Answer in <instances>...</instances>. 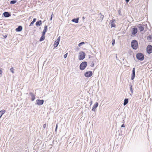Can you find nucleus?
Instances as JSON below:
<instances>
[{"label":"nucleus","instance_id":"1","mask_svg":"<svg viewBox=\"0 0 152 152\" xmlns=\"http://www.w3.org/2000/svg\"><path fill=\"white\" fill-rule=\"evenodd\" d=\"M131 45L132 48L133 49L136 50L138 48V42L136 40H132L131 42Z\"/></svg>","mask_w":152,"mask_h":152},{"label":"nucleus","instance_id":"2","mask_svg":"<svg viewBox=\"0 0 152 152\" xmlns=\"http://www.w3.org/2000/svg\"><path fill=\"white\" fill-rule=\"evenodd\" d=\"M87 62L84 61L82 62L80 64L79 68L80 70H83L85 69L87 65Z\"/></svg>","mask_w":152,"mask_h":152},{"label":"nucleus","instance_id":"3","mask_svg":"<svg viewBox=\"0 0 152 152\" xmlns=\"http://www.w3.org/2000/svg\"><path fill=\"white\" fill-rule=\"evenodd\" d=\"M136 58L139 60L142 61L144 59V56L142 53H138L136 54Z\"/></svg>","mask_w":152,"mask_h":152},{"label":"nucleus","instance_id":"4","mask_svg":"<svg viewBox=\"0 0 152 152\" xmlns=\"http://www.w3.org/2000/svg\"><path fill=\"white\" fill-rule=\"evenodd\" d=\"M86 53L83 51H81L80 52L78 57L79 60L81 61L84 59L86 56Z\"/></svg>","mask_w":152,"mask_h":152},{"label":"nucleus","instance_id":"5","mask_svg":"<svg viewBox=\"0 0 152 152\" xmlns=\"http://www.w3.org/2000/svg\"><path fill=\"white\" fill-rule=\"evenodd\" d=\"M93 74L92 71H88L84 73V76L87 77H89L91 76Z\"/></svg>","mask_w":152,"mask_h":152},{"label":"nucleus","instance_id":"6","mask_svg":"<svg viewBox=\"0 0 152 152\" xmlns=\"http://www.w3.org/2000/svg\"><path fill=\"white\" fill-rule=\"evenodd\" d=\"M146 51L149 54L152 53V45H149L147 46L146 48Z\"/></svg>","mask_w":152,"mask_h":152},{"label":"nucleus","instance_id":"7","mask_svg":"<svg viewBox=\"0 0 152 152\" xmlns=\"http://www.w3.org/2000/svg\"><path fill=\"white\" fill-rule=\"evenodd\" d=\"M138 31L136 27H134L132 29V36H134L137 34Z\"/></svg>","mask_w":152,"mask_h":152},{"label":"nucleus","instance_id":"8","mask_svg":"<svg viewBox=\"0 0 152 152\" xmlns=\"http://www.w3.org/2000/svg\"><path fill=\"white\" fill-rule=\"evenodd\" d=\"M44 102V101L43 99H38L36 100V103L35 104L38 105H41L43 104Z\"/></svg>","mask_w":152,"mask_h":152},{"label":"nucleus","instance_id":"9","mask_svg":"<svg viewBox=\"0 0 152 152\" xmlns=\"http://www.w3.org/2000/svg\"><path fill=\"white\" fill-rule=\"evenodd\" d=\"M135 68L134 67L132 70V73L131 76V79L132 80H133L134 79L135 76Z\"/></svg>","mask_w":152,"mask_h":152},{"label":"nucleus","instance_id":"10","mask_svg":"<svg viewBox=\"0 0 152 152\" xmlns=\"http://www.w3.org/2000/svg\"><path fill=\"white\" fill-rule=\"evenodd\" d=\"M3 16L5 17H9L11 16V14L8 12H4L3 13Z\"/></svg>","mask_w":152,"mask_h":152},{"label":"nucleus","instance_id":"11","mask_svg":"<svg viewBox=\"0 0 152 152\" xmlns=\"http://www.w3.org/2000/svg\"><path fill=\"white\" fill-rule=\"evenodd\" d=\"M29 94L31 96V101H34L35 99V95L32 92H30Z\"/></svg>","mask_w":152,"mask_h":152},{"label":"nucleus","instance_id":"12","mask_svg":"<svg viewBox=\"0 0 152 152\" xmlns=\"http://www.w3.org/2000/svg\"><path fill=\"white\" fill-rule=\"evenodd\" d=\"M98 105V102H96L93 106L92 108V110L93 111H95L96 110V109Z\"/></svg>","mask_w":152,"mask_h":152},{"label":"nucleus","instance_id":"13","mask_svg":"<svg viewBox=\"0 0 152 152\" xmlns=\"http://www.w3.org/2000/svg\"><path fill=\"white\" fill-rule=\"evenodd\" d=\"M22 26H19L18 28L15 29V31L17 32H20L22 30Z\"/></svg>","mask_w":152,"mask_h":152},{"label":"nucleus","instance_id":"14","mask_svg":"<svg viewBox=\"0 0 152 152\" xmlns=\"http://www.w3.org/2000/svg\"><path fill=\"white\" fill-rule=\"evenodd\" d=\"M129 86H130L129 88L131 92V93L130 94V95L132 96L133 93V87L132 85L129 84Z\"/></svg>","mask_w":152,"mask_h":152},{"label":"nucleus","instance_id":"15","mask_svg":"<svg viewBox=\"0 0 152 152\" xmlns=\"http://www.w3.org/2000/svg\"><path fill=\"white\" fill-rule=\"evenodd\" d=\"M138 28L140 32L143 31L144 30V28L141 24H139V25Z\"/></svg>","mask_w":152,"mask_h":152},{"label":"nucleus","instance_id":"16","mask_svg":"<svg viewBox=\"0 0 152 152\" xmlns=\"http://www.w3.org/2000/svg\"><path fill=\"white\" fill-rule=\"evenodd\" d=\"M79 18H74L72 20V21L73 22H75L76 23H77L79 22Z\"/></svg>","mask_w":152,"mask_h":152},{"label":"nucleus","instance_id":"17","mask_svg":"<svg viewBox=\"0 0 152 152\" xmlns=\"http://www.w3.org/2000/svg\"><path fill=\"white\" fill-rule=\"evenodd\" d=\"M42 24V21L41 20H39L36 22V26H41Z\"/></svg>","mask_w":152,"mask_h":152},{"label":"nucleus","instance_id":"18","mask_svg":"<svg viewBox=\"0 0 152 152\" xmlns=\"http://www.w3.org/2000/svg\"><path fill=\"white\" fill-rule=\"evenodd\" d=\"M129 102V99L128 98H125L124 101V102L123 103V105L124 106L126 105Z\"/></svg>","mask_w":152,"mask_h":152},{"label":"nucleus","instance_id":"19","mask_svg":"<svg viewBox=\"0 0 152 152\" xmlns=\"http://www.w3.org/2000/svg\"><path fill=\"white\" fill-rule=\"evenodd\" d=\"M5 110H2L0 111V118L5 113Z\"/></svg>","mask_w":152,"mask_h":152},{"label":"nucleus","instance_id":"20","mask_svg":"<svg viewBox=\"0 0 152 152\" xmlns=\"http://www.w3.org/2000/svg\"><path fill=\"white\" fill-rule=\"evenodd\" d=\"M59 42L55 41L54 44V48L57 47L58 46V44H59Z\"/></svg>","mask_w":152,"mask_h":152},{"label":"nucleus","instance_id":"21","mask_svg":"<svg viewBox=\"0 0 152 152\" xmlns=\"http://www.w3.org/2000/svg\"><path fill=\"white\" fill-rule=\"evenodd\" d=\"M37 19L34 18L33 19V21L31 22L29 26H32L34 23L36 22Z\"/></svg>","mask_w":152,"mask_h":152},{"label":"nucleus","instance_id":"22","mask_svg":"<svg viewBox=\"0 0 152 152\" xmlns=\"http://www.w3.org/2000/svg\"><path fill=\"white\" fill-rule=\"evenodd\" d=\"M45 38V36H42L40 38L39 41L40 42H42V41H43L44 40Z\"/></svg>","mask_w":152,"mask_h":152},{"label":"nucleus","instance_id":"23","mask_svg":"<svg viewBox=\"0 0 152 152\" xmlns=\"http://www.w3.org/2000/svg\"><path fill=\"white\" fill-rule=\"evenodd\" d=\"M147 39L151 41H152V36L151 35H149L147 37Z\"/></svg>","mask_w":152,"mask_h":152},{"label":"nucleus","instance_id":"24","mask_svg":"<svg viewBox=\"0 0 152 152\" xmlns=\"http://www.w3.org/2000/svg\"><path fill=\"white\" fill-rule=\"evenodd\" d=\"M17 0H12L10 1V3L12 4H15L17 2Z\"/></svg>","mask_w":152,"mask_h":152},{"label":"nucleus","instance_id":"25","mask_svg":"<svg viewBox=\"0 0 152 152\" xmlns=\"http://www.w3.org/2000/svg\"><path fill=\"white\" fill-rule=\"evenodd\" d=\"M85 44V43L84 42H81L80 43H79L78 45V46L80 47L82 45H83V44Z\"/></svg>","mask_w":152,"mask_h":152},{"label":"nucleus","instance_id":"26","mask_svg":"<svg viewBox=\"0 0 152 152\" xmlns=\"http://www.w3.org/2000/svg\"><path fill=\"white\" fill-rule=\"evenodd\" d=\"M116 26L114 23H111V27L112 28L113 27H116Z\"/></svg>","mask_w":152,"mask_h":152},{"label":"nucleus","instance_id":"27","mask_svg":"<svg viewBox=\"0 0 152 152\" xmlns=\"http://www.w3.org/2000/svg\"><path fill=\"white\" fill-rule=\"evenodd\" d=\"M43 30L47 32L48 30V26L45 25L44 26V29Z\"/></svg>","mask_w":152,"mask_h":152},{"label":"nucleus","instance_id":"28","mask_svg":"<svg viewBox=\"0 0 152 152\" xmlns=\"http://www.w3.org/2000/svg\"><path fill=\"white\" fill-rule=\"evenodd\" d=\"M112 45L113 46V45H114L115 44V39H113L112 40Z\"/></svg>","mask_w":152,"mask_h":152},{"label":"nucleus","instance_id":"29","mask_svg":"<svg viewBox=\"0 0 152 152\" xmlns=\"http://www.w3.org/2000/svg\"><path fill=\"white\" fill-rule=\"evenodd\" d=\"M115 21V20L113 19L110 20V23H114Z\"/></svg>","mask_w":152,"mask_h":152},{"label":"nucleus","instance_id":"30","mask_svg":"<svg viewBox=\"0 0 152 152\" xmlns=\"http://www.w3.org/2000/svg\"><path fill=\"white\" fill-rule=\"evenodd\" d=\"M14 69L13 67H11V68L10 71L12 73H14Z\"/></svg>","mask_w":152,"mask_h":152},{"label":"nucleus","instance_id":"31","mask_svg":"<svg viewBox=\"0 0 152 152\" xmlns=\"http://www.w3.org/2000/svg\"><path fill=\"white\" fill-rule=\"evenodd\" d=\"M94 63L93 61H92V62L91 63V64L90 65V66L91 67H93L94 66Z\"/></svg>","mask_w":152,"mask_h":152},{"label":"nucleus","instance_id":"32","mask_svg":"<svg viewBox=\"0 0 152 152\" xmlns=\"http://www.w3.org/2000/svg\"><path fill=\"white\" fill-rule=\"evenodd\" d=\"M67 54H68V53H66V54H64V58H66L67 56Z\"/></svg>","mask_w":152,"mask_h":152},{"label":"nucleus","instance_id":"33","mask_svg":"<svg viewBox=\"0 0 152 152\" xmlns=\"http://www.w3.org/2000/svg\"><path fill=\"white\" fill-rule=\"evenodd\" d=\"M60 37H61L60 36L58 38H57L56 41L59 42Z\"/></svg>","mask_w":152,"mask_h":152},{"label":"nucleus","instance_id":"34","mask_svg":"<svg viewBox=\"0 0 152 152\" xmlns=\"http://www.w3.org/2000/svg\"><path fill=\"white\" fill-rule=\"evenodd\" d=\"M57 128H58V124H57L56 125V128H55V131L56 132L57 131Z\"/></svg>","mask_w":152,"mask_h":152},{"label":"nucleus","instance_id":"35","mask_svg":"<svg viewBox=\"0 0 152 152\" xmlns=\"http://www.w3.org/2000/svg\"><path fill=\"white\" fill-rule=\"evenodd\" d=\"M101 15V16L100 17V18H102V20H103L104 18V15H102L101 13H100Z\"/></svg>","mask_w":152,"mask_h":152},{"label":"nucleus","instance_id":"36","mask_svg":"<svg viewBox=\"0 0 152 152\" xmlns=\"http://www.w3.org/2000/svg\"><path fill=\"white\" fill-rule=\"evenodd\" d=\"M118 12L120 15H121V12L120 10H118Z\"/></svg>","mask_w":152,"mask_h":152},{"label":"nucleus","instance_id":"37","mask_svg":"<svg viewBox=\"0 0 152 152\" xmlns=\"http://www.w3.org/2000/svg\"><path fill=\"white\" fill-rule=\"evenodd\" d=\"M2 70L0 69V75H2Z\"/></svg>","mask_w":152,"mask_h":152},{"label":"nucleus","instance_id":"38","mask_svg":"<svg viewBox=\"0 0 152 152\" xmlns=\"http://www.w3.org/2000/svg\"><path fill=\"white\" fill-rule=\"evenodd\" d=\"M121 127H125V125H124V124H122L121 126Z\"/></svg>","mask_w":152,"mask_h":152},{"label":"nucleus","instance_id":"39","mask_svg":"<svg viewBox=\"0 0 152 152\" xmlns=\"http://www.w3.org/2000/svg\"><path fill=\"white\" fill-rule=\"evenodd\" d=\"M7 34L5 35L4 36V38H6V37H7Z\"/></svg>","mask_w":152,"mask_h":152},{"label":"nucleus","instance_id":"40","mask_svg":"<svg viewBox=\"0 0 152 152\" xmlns=\"http://www.w3.org/2000/svg\"><path fill=\"white\" fill-rule=\"evenodd\" d=\"M46 124H44L43 125V127L44 128H45L46 127Z\"/></svg>","mask_w":152,"mask_h":152},{"label":"nucleus","instance_id":"41","mask_svg":"<svg viewBox=\"0 0 152 152\" xmlns=\"http://www.w3.org/2000/svg\"><path fill=\"white\" fill-rule=\"evenodd\" d=\"M45 33H43V32H42V36H45Z\"/></svg>","mask_w":152,"mask_h":152},{"label":"nucleus","instance_id":"42","mask_svg":"<svg viewBox=\"0 0 152 152\" xmlns=\"http://www.w3.org/2000/svg\"><path fill=\"white\" fill-rule=\"evenodd\" d=\"M129 1H130V0H125V1L126 2V3H128L129 2Z\"/></svg>","mask_w":152,"mask_h":152},{"label":"nucleus","instance_id":"43","mask_svg":"<svg viewBox=\"0 0 152 152\" xmlns=\"http://www.w3.org/2000/svg\"><path fill=\"white\" fill-rule=\"evenodd\" d=\"M53 16H54V15H53V12H52V14H51V17H53Z\"/></svg>","mask_w":152,"mask_h":152},{"label":"nucleus","instance_id":"44","mask_svg":"<svg viewBox=\"0 0 152 152\" xmlns=\"http://www.w3.org/2000/svg\"><path fill=\"white\" fill-rule=\"evenodd\" d=\"M82 18L83 20H84L85 18L84 16H83L82 17Z\"/></svg>","mask_w":152,"mask_h":152},{"label":"nucleus","instance_id":"45","mask_svg":"<svg viewBox=\"0 0 152 152\" xmlns=\"http://www.w3.org/2000/svg\"><path fill=\"white\" fill-rule=\"evenodd\" d=\"M42 32H43V33H45L46 32V31H45L44 30Z\"/></svg>","mask_w":152,"mask_h":152},{"label":"nucleus","instance_id":"46","mask_svg":"<svg viewBox=\"0 0 152 152\" xmlns=\"http://www.w3.org/2000/svg\"><path fill=\"white\" fill-rule=\"evenodd\" d=\"M52 18L53 17H50V20H52Z\"/></svg>","mask_w":152,"mask_h":152},{"label":"nucleus","instance_id":"47","mask_svg":"<svg viewBox=\"0 0 152 152\" xmlns=\"http://www.w3.org/2000/svg\"><path fill=\"white\" fill-rule=\"evenodd\" d=\"M92 101H91V102H90V106H91V104H92Z\"/></svg>","mask_w":152,"mask_h":152},{"label":"nucleus","instance_id":"48","mask_svg":"<svg viewBox=\"0 0 152 152\" xmlns=\"http://www.w3.org/2000/svg\"><path fill=\"white\" fill-rule=\"evenodd\" d=\"M90 56H89V58H90Z\"/></svg>","mask_w":152,"mask_h":152},{"label":"nucleus","instance_id":"49","mask_svg":"<svg viewBox=\"0 0 152 152\" xmlns=\"http://www.w3.org/2000/svg\"><path fill=\"white\" fill-rule=\"evenodd\" d=\"M116 58H117V56H116Z\"/></svg>","mask_w":152,"mask_h":152}]
</instances>
